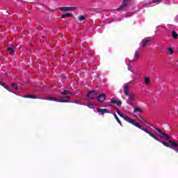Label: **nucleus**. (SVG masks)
Listing matches in <instances>:
<instances>
[{"mask_svg":"<svg viewBox=\"0 0 178 178\" xmlns=\"http://www.w3.org/2000/svg\"><path fill=\"white\" fill-rule=\"evenodd\" d=\"M77 8L76 7H62L60 8V10L64 11V12H74Z\"/></svg>","mask_w":178,"mask_h":178,"instance_id":"nucleus-8","label":"nucleus"},{"mask_svg":"<svg viewBox=\"0 0 178 178\" xmlns=\"http://www.w3.org/2000/svg\"><path fill=\"white\" fill-rule=\"evenodd\" d=\"M7 51L8 52V54H14L15 49L13 47H8Z\"/></svg>","mask_w":178,"mask_h":178,"instance_id":"nucleus-21","label":"nucleus"},{"mask_svg":"<svg viewBox=\"0 0 178 178\" xmlns=\"http://www.w3.org/2000/svg\"><path fill=\"white\" fill-rule=\"evenodd\" d=\"M116 112L118 115H119L120 118H122L124 120H126V122H129V123H131V124H133V126H136V127H138V129H140V130H143V129H144L141 127V125H140V124L136 122L134 119L129 118L128 116H125L124 115H123V113H120V111H119V109H116Z\"/></svg>","mask_w":178,"mask_h":178,"instance_id":"nucleus-1","label":"nucleus"},{"mask_svg":"<svg viewBox=\"0 0 178 178\" xmlns=\"http://www.w3.org/2000/svg\"><path fill=\"white\" fill-rule=\"evenodd\" d=\"M4 88H6V90H8V91H10V92H12V91H10V90H9V86H6V85H5L3 86Z\"/></svg>","mask_w":178,"mask_h":178,"instance_id":"nucleus-31","label":"nucleus"},{"mask_svg":"<svg viewBox=\"0 0 178 178\" xmlns=\"http://www.w3.org/2000/svg\"><path fill=\"white\" fill-rule=\"evenodd\" d=\"M142 130H143V131H145V133H147V134H149V136H150V137H152V138L156 140V141H159V143L163 144L165 147H170L168 143H166L165 141H162V140H159V138H158L156 136H155V135L150 133L149 131H148V129L144 128V129H142Z\"/></svg>","mask_w":178,"mask_h":178,"instance_id":"nucleus-4","label":"nucleus"},{"mask_svg":"<svg viewBox=\"0 0 178 178\" xmlns=\"http://www.w3.org/2000/svg\"><path fill=\"white\" fill-rule=\"evenodd\" d=\"M87 106H88L89 108H92V105H91V104H87Z\"/></svg>","mask_w":178,"mask_h":178,"instance_id":"nucleus-34","label":"nucleus"},{"mask_svg":"<svg viewBox=\"0 0 178 178\" xmlns=\"http://www.w3.org/2000/svg\"><path fill=\"white\" fill-rule=\"evenodd\" d=\"M155 130L157 131V133H159V134H162V130H161L159 128H156Z\"/></svg>","mask_w":178,"mask_h":178,"instance_id":"nucleus-30","label":"nucleus"},{"mask_svg":"<svg viewBox=\"0 0 178 178\" xmlns=\"http://www.w3.org/2000/svg\"><path fill=\"white\" fill-rule=\"evenodd\" d=\"M128 97H129L128 104H129V105H131V102H133L136 99V94L130 93L128 95Z\"/></svg>","mask_w":178,"mask_h":178,"instance_id":"nucleus-9","label":"nucleus"},{"mask_svg":"<svg viewBox=\"0 0 178 178\" xmlns=\"http://www.w3.org/2000/svg\"><path fill=\"white\" fill-rule=\"evenodd\" d=\"M114 115V118L115 119V120L118 122V123L120 124V126H122V121H120V120L119 119V118L118 117V115L116 114H113Z\"/></svg>","mask_w":178,"mask_h":178,"instance_id":"nucleus-19","label":"nucleus"},{"mask_svg":"<svg viewBox=\"0 0 178 178\" xmlns=\"http://www.w3.org/2000/svg\"><path fill=\"white\" fill-rule=\"evenodd\" d=\"M98 95V92L97 90H91L88 94V97L90 99H95V97Z\"/></svg>","mask_w":178,"mask_h":178,"instance_id":"nucleus-6","label":"nucleus"},{"mask_svg":"<svg viewBox=\"0 0 178 178\" xmlns=\"http://www.w3.org/2000/svg\"><path fill=\"white\" fill-rule=\"evenodd\" d=\"M149 42H151V40H149V38H146L140 42V45L144 48L148 45Z\"/></svg>","mask_w":178,"mask_h":178,"instance_id":"nucleus-7","label":"nucleus"},{"mask_svg":"<svg viewBox=\"0 0 178 178\" xmlns=\"http://www.w3.org/2000/svg\"><path fill=\"white\" fill-rule=\"evenodd\" d=\"M131 2V0H122V3L120 6L118 8L119 10H123L126 9L129 5H130V3Z\"/></svg>","mask_w":178,"mask_h":178,"instance_id":"nucleus-5","label":"nucleus"},{"mask_svg":"<svg viewBox=\"0 0 178 178\" xmlns=\"http://www.w3.org/2000/svg\"><path fill=\"white\" fill-rule=\"evenodd\" d=\"M159 2H162V0H153V3H156Z\"/></svg>","mask_w":178,"mask_h":178,"instance_id":"nucleus-32","label":"nucleus"},{"mask_svg":"<svg viewBox=\"0 0 178 178\" xmlns=\"http://www.w3.org/2000/svg\"><path fill=\"white\" fill-rule=\"evenodd\" d=\"M168 51L170 55H173V52H174L173 49H172V48H168Z\"/></svg>","mask_w":178,"mask_h":178,"instance_id":"nucleus-28","label":"nucleus"},{"mask_svg":"<svg viewBox=\"0 0 178 178\" xmlns=\"http://www.w3.org/2000/svg\"><path fill=\"white\" fill-rule=\"evenodd\" d=\"M99 113H111V111H108L106 108H99L97 109Z\"/></svg>","mask_w":178,"mask_h":178,"instance_id":"nucleus-12","label":"nucleus"},{"mask_svg":"<svg viewBox=\"0 0 178 178\" xmlns=\"http://www.w3.org/2000/svg\"><path fill=\"white\" fill-rule=\"evenodd\" d=\"M138 120L140 122H141V123H143V124H147L148 122H147V120H145L144 118H143V117L139 116L138 118Z\"/></svg>","mask_w":178,"mask_h":178,"instance_id":"nucleus-17","label":"nucleus"},{"mask_svg":"<svg viewBox=\"0 0 178 178\" xmlns=\"http://www.w3.org/2000/svg\"><path fill=\"white\" fill-rule=\"evenodd\" d=\"M0 86H5V83H2V82L0 81Z\"/></svg>","mask_w":178,"mask_h":178,"instance_id":"nucleus-33","label":"nucleus"},{"mask_svg":"<svg viewBox=\"0 0 178 178\" xmlns=\"http://www.w3.org/2000/svg\"><path fill=\"white\" fill-rule=\"evenodd\" d=\"M60 94L62 95H67L70 94V91H69L67 90H65L63 92H61Z\"/></svg>","mask_w":178,"mask_h":178,"instance_id":"nucleus-23","label":"nucleus"},{"mask_svg":"<svg viewBox=\"0 0 178 178\" xmlns=\"http://www.w3.org/2000/svg\"><path fill=\"white\" fill-rule=\"evenodd\" d=\"M78 19L79 22H83V20L86 19V17L84 15H81L80 17H78Z\"/></svg>","mask_w":178,"mask_h":178,"instance_id":"nucleus-25","label":"nucleus"},{"mask_svg":"<svg viewBox=\"0 0 178 178\" xmlns=\"http://www.w3.org/2000/svg\"><path fill=\"white\" fill-rule=\"evenodd\" d=\"M138 57H139L138 51H135L134 58L135 59H138Z\"/></svg>","mask_w":178,"mask_h":178,"instance_id":"nucleus-29","label":"nucleus"},{"mask_svg":"<svg viewBox=\"0 0 178 178\" xmlns=\"http://www.w3.org/2000/svg\"><path fill=\"white\" fill-rule=\"evenodd\" d=\"M23 98H31V99H37V97L35 95H26L23 96Z\"/></svg>","mask_w":178,"mask_h":178,"instance_id":"nucleus-14","label":"nucleus"},{"mask_svg":"<svg viewBox=\"0 0 178 178\" xmlns=\"http://www.w3.org/2000/svg\"><path fill=\"white\" fill-rule=\"evenodd\" d=\"M161 137L163 138H166L167 140H169L170 138V137H169V135H168V134L163 133V132H162L161 134Z\"/></svg>","mask_w":178,"mask_h":178,"instance_id":"nucleus-20","label":"nucleus"},{"mask_svg":"<svg viewBox=\"0 0 178 178\" xmlns=\"http://www.w3.org/2000/svg\"><path fill=\"white\" fill-rule=\"evenodd\" d=\"M129 91H130V88L129 87V85H125L124 86V94L126 97H129Z\"/></svg>","mask_w":178,"mask_h":178,"instance_id":"nucleus-11","label":"nucleus"},{"mask_svg":"<svg viewBox=\"0 0 178 178\" xmlns=\"http://www.w3.org/2000/svg\"><path fill=\"white\" fill-rule=\"evenodd\" d=\"M172 37L175 40H176V39L178 38V34H177V33L176 32V31H172Z\"/></svg>","mask_w":178,"mask_h":178,"instance_id":"nucleus-18","label":"nucleus"},{"mask_svg":"<svg viewBox=\"0 0 178 178\" xmlns=\"http://www.w3.org/2000/svg\"><path fill=\"white\" fill-rule=\"evenodd\" d=\"M134 113H143V110H141V108H138V107H135L134 109Z\"/></svg>","mask_w":178,"mask_h":178,"instance_id":"nucleus-16","label":"nucleus"},{"mask_svg":"<svg viewBox=\"0 0 178 178\" xmlns=\"http://www.w3.org/2000/svg\"><path fill=\"white\" fill-rule=\"evenodd\" d=\"M47 99L49 101H58V99H56V98H55L54 97H47Z\"/></svg>","mask_w":178,"mask_h":178,"instance_id":"nucleus-26","label":"nucleus"},{"mask_svg":"<svg viewBox=\"0 0 178 178\" xmlns=\"http://www.w3.org/2000/svg\"><path fill=\"white\" fill-rule=\"evenodd\" d=\"M15 1H19V0H15Z\"/></svg>","mask_w":178,"mask_h":178,"instance_id":"nucleus-36","label":"nucleus"},{"mask_svg":"<svg viewBox=\"0 0 178 178\" xmlns=\"http://www.w3.org/2000/svg\"><path fill=\"white\" fill-rule=\"evenodd\" d=\"M116 112L118 115H119L120 118H122L124 120H126V122H129V123H131V124H133V126H136V127H138V129H140V130H143V129H144L141 127V125H140V124L136 122L134 119L129 118L128 116H125L124 115H123V113H120V111H119V109H116Z\"/></svg>","mask_w":178,"mask_h":178,"instance_id":"nucleus-3","label":"nucleus"},{"mask_svg":"<svg viewBox=\"0 0 178 178\" xmlns=\"http://www.w3.org/2000/svg\"><path fill=\"white\" fill-rule=\"evenodd\" d=\"M70 98L69 96L64 97L63 99L60 100L59 102H69L68 100Z\"/></svg>","mask_w":178,"mask_h":178,"instance_id":"nucleus-22","label":"nucleus"},{"mask_svg":"<svg viewBox=\"0 0 178 178\" xmlns=\"http://www.w3.org/2000/svg\"><path fill=\"white\" fill-rule=\"evenodd\" d=\"M105 99H106V96L105 95V94H101L97 97V101L98 102H104V101H105Z\"/></svg>","mask_w":178,"mask_h":178,"instance_id":"nucleus-10","label":"nucleus"},{"mask_svg":"<svg viewBox=\"0 0 178 178\" xmlns=\"http://www.w3.org/2000/svg\"><path fill=\"white\" fill-rule=\"evenodd\" d=\"M13 88H15V90H19V88L17 87V84L16 83H12Z\"/></svg>","mask_w":178,"mask_h":178,"instance_id":"nucleus-27","label":"nucleus"},{"mask_svg":"<svg viewBox=\"0 0 178 178\" xmlns=\"http://www.w3.org/2000/svg\"><path fill=\"white\" fill-rule=\"evenodd\" d=\"M145 83L147 85L149 84V83H150L149 77H148V76L145 77Z\"/></svg>","mask_w":178,"mask_h":178,"instance_id":"nucleus-24","label":"nucleus"},{"mask_svg":"<svg viewBox=\"0 0 178 178\" xmlns=\"http://www.w3.org/2000/svg\"><path fill=\"white\" fill-rule=\"evenodd\" d=\"M70 94L71 95H74V93L70 92Z\"/></svg>","mask_w":178,"mask_h":178,"instance_id":"nucleus-35","label":"nucleus"},{"mask_svg":"<svg viewBox=\"0 0 178 178\" xmlns=\"http://www.w3.org/2000/svg\"><path fill=\"white\" fill-rule=\"evenodd\" d=\"M111 104H115L118 105V106H120V105H122V101L119 100H115V99H111Z\"/></svg>","mask_w":178,"mask_h":178,"instance_id":"nucleus-15","label":"nucleus"},{"mask_svg":"<svg viewBox=\"0 0 178 178\" xmlns=\"http://www.w3.org/2000/svg\"><path fill=\"white\" fill-rule=\"evenodd\" d=\"M116 112L118 115H119L120 118H122L124 120H126V122H129V123H131V124H133V126H136V127H138V129H140V130H143V129H144L141 127V125H140V124L136 122L134 119L129 118L128 116H125L124 115H123V113H120V111H119V109H116Z\"/></svg>","mask_w":178,"mask_h":178,"instance_id":"nucleus-2","label":"nucleus"},{"mask_svg":"<svg viewBox=\"0 0 178 178\" xmlns=\"http://www.w3.org/2000/svg\"><path fill=\"white\" fill-rule=\"evenodd\" d=\"M72 16H73V14L70 13H66L65 14H63L61 15L62 19H66V17H72Z\"/></svg>","mask_w":178,"mask_h":178,"instance_id":"nucleus-13","label":"nucleus"}]
</instances>
